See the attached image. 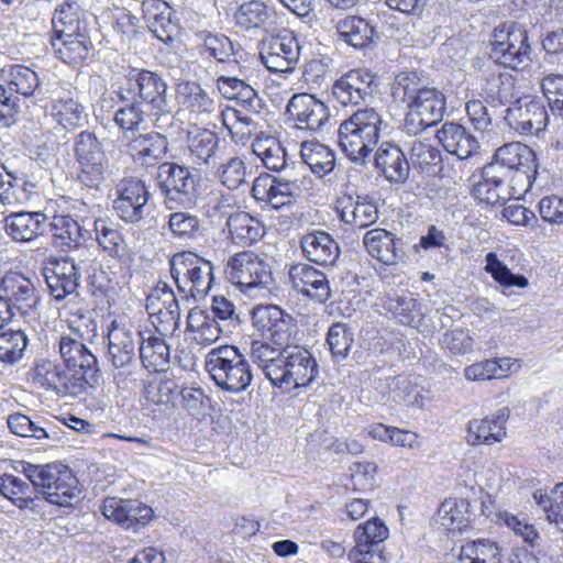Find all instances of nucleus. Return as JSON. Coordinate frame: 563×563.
I'll return each instance as SVG.
<instances>
[{"label":"nucleus","mask_w":563,"mask_h":563,"mask_svg":"<svg viewBox=\"0 0 563 563\" xmlns=\"http://www.w3.org/2000/svg\"><path fill=\"white\" fill-rule=\"evenodd\" d=\"M221 121L236 142L247 140L257 129V123L251 115L232 108H227L221 112Z\"/></svg>","instance_id":"052dcab7"},{"label":"nucleus","mask_w":563,"mask_h":563,"mask_svg":"<svg viewBox=\"0 0 563 563\" xmlns=\"http://www.w3.org/2000/svg\"><path fill=\"white\" fill-rule=\"evenodd\" d=\"M46 93L52 104V114L55 121L65 130L74 131L88 122L85 107L75 97L70 85L54 81L48 85Z\"/></svg>","instance_id":"a211bd4d"},{"label":"nucleus","mask_w":563,"mask_h":563,"mask_svg":"<svg viewBox=\"0 0 563 563\" xmlns=\"http://www.w3.org/2000/svg\"><path fill=\"white\" fill-rule=\"evenodd\" d=\"M363 244L368 254L386 265H394L402 258L405 252L400 239L382 228L367 231Z\"/></svg>","instance_id":"f704fd0d"},{"label":"nucleus","mask_w":563,"mask_h":563,"mask_svg":"<svg viewBox=\"0 0 563 563\" xmlns=\"http://www.w3.org/2000/svg\"><path fill=\"white\" fill-rule=\"evenodd\" d=\"M186 331L192 334V340L199 345H211L217 342L222 334L231 332L225 329V324L214 320L207 310L194 308L187 316Z\"/></svg>","instance_id":"4c0bfd02"},{"label":"nucleus","mask_w":563,"mask_h":563,"mask_svg":"<svg viewBox=\"0 0 563 563\" xmlns=\"http://www.w3.org/2000/svg\"><path fill=\"white\" fill-rule=\"evenodd\" d=\"M120 102L122 106L114 112V123L124 133L137 132L140 125L145 121V117L148 115V110L139 103L136 99Z\"/></svg>","instance_id":"680f3d73"},{"label":"nucleus","mask_w":563,"mask_h":563,"mask_svg":"<svg viewBox=\"0 0 563 563\" xmlns=\"http://www.w3.org/2000/svg\"><path fill=\"white\" fill-rule=\"evenodd\" d=\"M301 46L294 32L283 30L262 41L260 57L271 73H292L300 58Z\"/></svg>","instance_id":"f8f14e48"},{"label":"nucleus","mask_w":563,"mask_h":563,"mask_svg":"<svg viewBox=\"0 0 563 563\" xmlns=\"http://www.w3.org/2000/svg\"><path fill=\"white\" fill-rule=\"evenodd\" d=\"M37 277H29L19 272L7 273L0 284V299L5 302L8 316H14L13 309L21 314L34 310L40 301Z\"/></svg>","instance_id":"4468645a"},{"label":"nucleus","mask_w":563,"mask_h":563,"mask_svg":"<svg viewBox=\"0 0 563 563\" xmlns=\"http://www.w3.org/2000/svg\"><path fill=\"white\" fill-rule=\"evenodd\" d=\"M335 211L341 221L360 229L367 228L378 220V209L367 197L343 195L335 200Z\"/></svg>","instance_id":"7c9ffc66"},{"label":"nucleus","mask_w":563,"mask_h":563,"mask_svg":"<svg viewBox=\"0 0 563 563\" xmlns=\"http://www.w3.org/2000/svg\"><path fill=\"white\" fill-rule=\"evenodd\" d=\"M51 471V478L46 481L38 494L59 507H69L78 503L81 490L78 486V479L68 466L54 464Z\"/></svg>","instance_id":"a878e982"},{"label":"nucleus","mask_w":563,"mask_h":563,"mask_svg":"<svg viewBox=\"0 0 563 563\" xmlns=\"http://www.w3.org/2000/svg\"><path fill=\"white\" fill-rule=\"evenodd\" d=\"M505 120L522 134H538L547 129L549 114L541 100L525 97L506 109Z\"/></svg>","instance_id":"412c9836"},{"label":"nucleus","mask_w":563,"mask_h":563,"mask_svg":"<svg viewBox=\"0 0 563 563\" xmlns=\"http://www.w3.org/2000/svg\"><path fill=\"white\" fill-rule=\"evenodd\" d=\"M85 223V220H82ZM52 232L63 246L79 247L89 238V232L70 214H56L51 222Z\"/></svg>","instance_id":"de8ad7c7"},{"label":"nucleus","mask_w":563,"mask_h":563,"mask_svg":"<svg viewBox=\"0 0 563 563\" xmlns=\"http://www.w3.org/2000/svg\"><path fill=\"white\" fill-rule=\"evenodd\" d=\"M252 150L267 169L278 172L286 166V151L274 137L256 139Z\"/></svg>","instance_id":"bf43d9fd"},{"label":"nucleus","mask_w":563,"mask_h":563,"mask_svg":"<svg viewBox=\"0 0 563 563\" xmlns=\"http://www.w3.org/2000/svg\"><path fill=\"white\" fill-rule=\"evenodd\" d=\"M388 129L375 109H358L340 124L338 143L350 161L363 165Z\"/></svg>","instance_id":"f03ea898"},{"label":"nucleus","mask_w":563,"mask_h":563,"mask_svg":"<svg viewBox=\"0 0 563 563\" xmlns=\"http://www.w3.org/2000/svg\"><path fill=\"white\" fill-rule=\"evenodd\" d=\"M170 275L185 299L198 301L209 292L213 282V265L198 254L186 251L169 261Z\"/></svg>","instance_id":"0eeeda50"},{"label":"nucleus","mask_w":563,"mask_h":563,"mask_svg":"<svg viewBox=\"0 0 563 563\" xmlns=\"http://www.w3.org/2000/svg\"><path fill=\"white\" fill-rule=\"evenodd\" d=\"M119 101L136 99L139 103L148 110V115L154 118L157 129L166 132L178 125L168 110L167 82L155 71L132 67L124 76V84L118 91Z\"/></svg>","instance_id":"f257e3e1"},{"label":"nucleus","mask_w":563,"mask_h":563,"mask_svg":"<svg viewBox=\"0 0 563 563\" xmlns=\"http://www.w3.org/2000/svg\"><path fill=\"white\" fill-rule=\"evenodd\" d=\"M103 516L124 528L144 527L153 517V509L139 500L108 497L102 506Z\"/></svg>","instance_id":"cd10ccee"},{"label":"nucleus","mask_w":563,"mask_h":563,"mask_svg":"<svg viewBox=\"0 0 563 563\" xmlns=\"http://www.w3.org/2000/svg\"><path fill=\"white\" fill-rule=\"evenodd\" d=\"M219 181L229 190H238L246 184V166L239 156H232L217 168Z\"/></svg>","instance_id":"338daca9"},{"label":"nucleus","mask_w":563,"mask_h":563,"mask_svg":"<svg viewBox=\"0 0 563 563\" xmlns=\"http://www.w3.org/2000/svg\"><path fill=\"white\" fill-rule=\"evenodd\" d=\"M227 225L232 240L238 244H252L264 234V227L260 220L244 211L232 213Z\"/></svg>","instance_id":"8fccbe9b"},{"label":"nucleus","mask_w":563,"mask_h":563,"mask_svg":"<svg viewBox=\"0 0 563 563\" xmlns=\"http://www.w3.org/2000/svg\"><path fill=\"white\" fill-rule=\"evenodd\" d=\"M197 37L199 43L196 48L202 58H212L218 63H238L241 46L235 45L227 35L201 31Z\"/></svg>","instance_id":"58836bf2"},{"label":"nucleus","mask_w":563,"mask_h":563,"mask_svg":"<svg viewBox=\"0 0 563 563\" xmlns=\"http://www.w3.org/2000/svg\"><path fill=\"white\" fill-rule=\"evenodd\" d=\"M382 306L405 325L418 323L423 316L420 302L412 297H385Z\"/></svg>","instance_id":"6e6d98bb"},{"label":"nucleus","mask_w":563,"mask_h":563,"mask_svg":"<svg viewBox=\"0 0 563 563\" xmlns=\"http://www.w3.org/2000/svg\"><path fill=\"white\" fill-rule=\"evenodd\" d=\"M522 192L526 191L519 190L518 186L510 183L498 167H492L488 164L483 167L481 180L473 185L474 197L492 206L503 205Z\"/></svg>","instance_id":"b1692460"},{"label":"nucleus","mask_w":563,"mask_h":563,"mask_svg":"<svg viewBox=\"0 0 563 563\" xmlns=\"http://www.w3.org/2000/svg\"><path fill=\"white\" fill-rule=\"evenodd\" d=\"M533 498L545 512L548 520L561 528L563 523V483L555 485L550 494L536 492Z\"/></svg>","instance_id":"774afa93"},{"label":"nucleus","mask_w":563,"mask_h":563,"mask_svg":"<svg viewBox=\"0 0 563 563\" xmlns=\"http://www.w3.org/2000/svg\"><path fill=\"white\" fill-rule=\"evenodd\" d=\"M375 76L364 69H352L334 81L332 95L342 106H357L372 98Z\"/></svg>","instance_id":"bb28decb"},{"label":"nucleus","mask_w":563,"mask_h":563,"mask_svg":"<svg viewBox=\"0 0 563 563\" xmlns=\"http://www.w3.org/2000/svg\"><path fill=\"white\" fill-rule=\"evenodd\" d=\"M150 197L148 187L143 180L126 177L115 187L112 209L117 217L125 223L139 224L151 213Z\"/></svg>","instance_id":"9b49d317"},{"label":"nucleus","mask_w":563,"mask_h":563,"mask_svg":"<svg viewBox=\"0 0 563 563\" xmlns=\"http://www.w3.org/2000/svg\"><path fill=\"white\" fill-rule=\"evenodd\" d=\"M301 192V186L297 181L285 180L266 173L254 179L251 189L256 201L276 210L295 203Z\"/></svg>","instance_id":"aec40b11"},{"label":"nucleus","mask_w":563,"mask_h":563,"mask_svg":"<svg viewBox=\"0 0 563 563\" xmlns=\"http://www.w3.org/2000/svg\"><path fill=\"white\" fill-rule=\"evenodd\" d=\"M30 375L34 384L51 389L58 396L77 397L86 391L76 374H70L62 365L49 360L36 363Z\"/></svg>","instance_id":"4be33fe9"},{"label":"nucleus","mask_w":563,"mask_h":563,"mask_svg":"<svg viewBox=\"0 0 563 563\" xmlns=\"http://www.w3.org/2000/svg\"><path fill=\"white\" fill-rule=\"evenodd\" d=\"M93 230L98 244L113 258L123 262L128 257L126 243L121 232L107 219L93 221Z\"/></svg>","instance_id":"603ef678"},{"label":"nucleus","mask_w":563,"mask_h":563,"mask_svg":"<svg viewBox=\"0 0 563 563\" xmlns=\"http://www.w3.org/2000/svg\"><path fill=\"white\" fill-rule=\"evenodd\" d=\"M444 111V95L440 90L427 86L407 109L405 115L407 133L417 134L435 125L442 120Z\"/></svg>","instance_id":"f3484780"},{"label":"nucleus","mask_w":563,"mask_h":563,"mask_svg":"<svg viewBox=\"0 0 563 563\" xmlns=\"http://www.w3.org/2000/svg\"><path fill=\"white\" fill-rule=\"evenodd\" d=\"M533 49L526 26L518 22H505L494 30L490 58L498 65L516 71L531 66Z\"/></svg>","instance_id":"423d86ee"},{"label":"nucleus","mask_w":563,"mask_h":563,"mask_svg":"<svg viewBox=\"0 0 563 563\" xmlns=\"http://www.w3.org/2000/svg\"><path fill=\"white\" fill-rule=\"evenodd\" d=\"M300 247L306 258L322 266H333L341 253L333 236L321 230L305 234L300 240Z\"/></svg>","instance_id":"72a5a7b5"},{"label":"nucleus","mask_w":563,"mask_h":563,"mask_svg":"<svg viewBox=\"0 0 563 563\" xmlns=\"http://www.w3.org/2000/svg\"><path fill=\"white\" fill-rule=\"evenodd\" d=\"M49 43L54 55L58 59L74 66L82 64L89 57L92 48L88 31L71 34L69 37L51 35Z\"/></svg>","instance_id":"c9c22d12"},{"label":"nucleus","mask_w":563,"mask_h":563,"mask_svg":"<svg viewBox=\"0 0 563 563\" xmlns=\"http://www.w3.org/2000/svg\"><path fill=\"white\" fill-rule=\"evenodd\" d=\"M126 146L135 162L143 166H155L167 154L168 141L161 132H148L133 135Z\"/></svg>","instance_id":"473e14b6"},{"label":"nucleus","mask_w":563,"mask_h":563,"mask_svg":"<svg viewBox=\"0 0 563 563\" xmlns=\"http://www.w3.org/2000/svg\"><path fill=\"white\" fill-rule=\"evenodd\" d=\"M46 216L42 212H15L4 218V229L14 241L30 242L43 233Z\"/></svg>","instance_id":"a19ab883"},{"label":"nucleus","mask_w":563,"mask_h":563,"mask_svg":"<svg viewBox=\"0 0 563 563\" xmlns=\"http://www.w3.org/2000/svg\"><path fill=\"white\" fill-rule=\"evenodd\" d=\"M58 349L66 369L80 378L78 380H81L85 390L97 383L99 374L97 356L81 341L62 335Z\"/></svg>","instance_id":"6ab92c4d"},{"label":"nucleus","mask_w":563,"mask_h":563,"mask_svg":"<svg viewBox=\"0 0 563 563\" xmlns=\"http://www.w3.org/2000/svg\"><path fill=\"white\" fill-rule=\"evenodd\" d=\"M157 186L168 209H190L198 202L200 173L188 166L164 162L158 165Z\"/></svg>","instance_id":"20e7f679"},{"label":"nucleus","mask_w":563,"mask_h":563,"mask_svg":"<svg viewBox=\"0 0 563 563\" xmlns=\"http://www.w3.org/2000/svg\"><path fill=\"white\" fill-rule=\"evenodd\" d=\"M485 272L504 288L517 287L527 288L529 280L521 274H514L507 265L501 262L495 252H489L485 256Z\"/></svg>","instance_id":"13d9d810"},{"label":"nucleus","mask_w":563,"mask_h":563,"mask_svg":"<svg viewBox=\"0 0 563 563\" xmlns=\"http://www.w3.org/2000/svg\"><path fill=\"white\" fill-rule=\"evenodd\" d=\"M488 165L498 167L510 183L525 191L532 186L538 167L533 150L520 142H511L498 147Z\"/></svg>","instance_id":"9d476101"},{"label":"nucleus","mask_w":563,"mask_h":563,"mask_svg":"<svg viewBox=\"0 0 563 563\" xmlns=\"http://www.w3.org/2000/svg\"><path fill=\"white\" fill-rule=\"evenodd\" d=\"M167 225L173 236L180 240H195L200 235V219L186 211L170 213Z\"/></svg>","instance_id":"0e129e2a"},{"label":"nucleus","mask_w":563,"mask_h":563,"mask_svg":"<svg viewBox=\"0 0 563 563\" xmlns=\"http://www.w3.org/2000/svg\"><path fill=\"white\" fill-rule=\"evenodd\" d=\"M288 275L294 289L303 296L320 302L330 298L331 290L325 274L311 265L297 263L290 267Z\"/></svg>","instance_id":"c85d7f7f"},{"label":"nucleus","mask_w":563,"mask_h":563,"mask_svg":"<svg viewBox=\"0 0 563 563\" xmlns=\"http://www.w3.org/2000/svg\"><path fill=\"white\" fill-rule=\"evenodd\" d=\"M457 563H503L500 549L489 539L467 541L460 548Z\"/></svg>","instance_id":"864d4df0"},{"label":"nucleus","mask_w":563,"mask_h":563,"mask_svg":"<svg viewBox=\"0 0 563 563\" xmlns=\"http://www.w3.org/2000/svg\"><path fill=\"white\" fill-rule=\"evenodd\" d=\"M87 260L88 256L85 260L63 257L48 261L43 268V276L54 300L63 301L77 291L80 272L84 271Z\"/></svg>","instance_id":"2eb2a0df"},{"label":"nucleus","mask_w":563,"mask_h":563,"mask_svg":"<svg viewBox=\"0 0 563 563\" xmlns=\"http://www.w3.org/2000/svg\"><path fill=\"white\" fill-rule=\"evenodd\" d=\"M227 279L247 296H257L273 282V273L266 260L252 252L244 251L232 255L227 263Z\"/></svg>","instance_id":"1a4fd4ad"},{"label":"nucleus","mask_w":563,"mask_h":563,"mask_svg":"<svg viewBox=\"0 0 563 563\" xmlns=\"http://www.w3.org/2000/svg\"><path fill=\"white\" fill-rule=\"evenodd\" d=\"M8 87L11 92L22 95L24 97L40 96L46 98V89L52 82H42L38 75L31 68L14 64L11 65L7 70Z\"/></svg>","instance_id":"37998d69"},{"label":"nucleus","mask_w":563,"mask_h":563,"mask_svg":"<svg viewBox=\"0 0 563 563\" xmlns=\"http://www.w3.org/2000/svg\"><path fill=\"white\" fill-rule=\"evenodd\" d=\"M272 385L287 390L306 388L319 376V365L311 352L292 344L279 350V358L269 368Z\"/></svg>","instance_id":"39448f33"},{"label":"nucleus","mask_w":563,"mask_h":563,"mask_svg":"<svg viewBox=\"0 0 563 563\" xmlns=\"http://www.w3.org/2000/svg\"><path fill=\"white\" fill-rule=\"evenodd\" d=\"M176 100L195 113H211L216 109L214 99L196 81L185 80L177 84Z\"/></svg>","instance_id":"a18cd8bd"},{"label":"nucleus","mask_w":563,"mask_h":563,"mask_svg":"<svg viewBox=\"0 0 563 563\" xmlns=\"http://www.w3.org/2000/svg\"><path fill=\"white\" fill-rule=\"evenodd\" d=\"M286 113L301 130L320 131L328 123V107L309 93L294 95L286 107Z\"/></svg>","instance_id":"393cba45"},{"label":"nucleus","mask_w":563,"mask_h":563,"mask_svg":"<svg viewBox=\"0 0 563 563\" xmlns=\"http://www.w3.org/2000/svg\"><path fill=\"white\" fill-rule=\"evenodd\" d=\"M8 428L20 437H31L36 440L57 439V431L52 423L46 427L40 426L37 421L22 413H12L8 417Z\"/></svg>","instance_id":"4d7b16f0"},{"label":"nucleus","mask_w":563,"mask_h":563,"mask_svg":"<svg viewBox=\"0 0 563 563\" xmlns=\"http://www.w3.org/2000/svg\"><path fill=\"white\" fill-rule=\"evenodd\" d=\"M387 537L388 528L378 518L360 525L354 531L355 547L349 552V560L355 563H385L383 542Z\"/></svg>","instance_id":"dca6fc26"},{"label":"nucleus","mask_w":563,"mask_h":563,"mask_svg":"<svg viewBox=\"0 0 563 563\" xmlns=\"http://www.w3.org/2000/svg\"><path fill=\"white\" fill-rule=\"evenodd\" d=\"M426 87L427 85L417 71H400L394 77L390 85V96L395 103L404 104L408 109Z\"/></svg>","instance_id":"3c124183"},{"label":"nucleus","mask_w":563,"mask_h":563,"mask_svg":"<svg viewBox=\"0 0 563 563\" xmlns=\"http://www.w3.org/2000/svg\"><path fill=\"white\" fill-rule=\"evenodd\" d=\"M84 12L76 2H64L55 11L52 24V35H65L88 31L86 22L81 19Z\"/></svg>","instance_id":"49530a36"},{"label":"nucleus","mask_w":563,"mask_h":563,"mask_svg":"<svg viewBox=\"0 0 563 563\" xmlns=\"http://www.w3.org/2000/svg\"><path fill=\"white\" fill-rule=\"evenodd\" d=\"M302 162L319 177L330 174L335 166L334 152L319 142H302L300 147Z\"/></svg>","instance_id":"09e8293b"},{"label":"nucleus","mask_w":563,"mask_h":563,"mask_svg":"<svg viewBox=\"0 0 563 563\" xmlns=\"http://www.w3.org/2000/svg\"><path fill=\"white\" fill-rule=\"evenodd\" d=\"M167 336L150 333L140 336L139 358L148 372H165L170 363V349L166 343Z\"/></svg>","instance_id":"ea45409f"},{"label":"nucleus","mask_w":563,"mask_h":563,"mask_svg":"<svg viewBox=\"0 0 563 563\" xmlns=\"http://www.w3.org/2000/svg\"><path fill=\"white\" fill-rule=\"evenodd\" d=\"M206 368L219 388L232 394L246 390L253 379L249 361L233 345L212 349L207 354Z\"/></svg>","instance_id":"7ed1b4c3"},{"label":"nucleus","mask_w":563,"mask_h":563,"mask_svg":"<svg viewBox=\"0 0 563 563\" xmlns=\"http://www.w3.org/2000/svg\"><path fill=\"white\" fill-rule=\"evenodd\" d=\"M141 332L119 327L114 322L108 331V356L114 368L132 373L137 367Z\"/></svg>","instance_id":"5701e85b"},{"label":"nucleus","mask_w":563,"mask_h":563,"mask_svg":"<svg viewBox=\"0 0 563 563\" xmlns=\"http://www.w3.org/2000/svg\"><path fill=\"white\" fill-rule=\"evenodd\" d=\"M253 324L261 335L279 350L290 346L296 340L295 319L277 306H260L253 311Z\"/></svg>","instance_id":"ddd939ff"},{"label":"nucleus","mask_w":563,"mask_h":563,"mask_svg":"<svg viewBox=\"0 0 563 563\" xmlns=\"http://www.w3.org/2000/svg\"><path fill=\"white\" fill-rule=\"evenodd\" d=\"M0 494L20 509H33L37 497L27 482L11 474L0 476Z\"/></svg>","instance_id":"5fc2aeb1"},{"label":"nucleus","mask_w":563,"mask_h":563,"mask_svg":"<svg viewBox=\"0 0 563 563\" xmlns=\"http://www.w3.org/2000/svg\"><path fill=\"white\" fill-rule=\"evenodd\" d=\"M73 154L79 166L78 181L90 189H99L109 169V159L99 136L87 130L79 132L73 140Z\"/></svg>","instance_id":"6e6552de"},{"label":"nucleus","mask_w":563,"mask_h":563,"mask_svg":"<svg viewBox=\"0 0 563 563\" xmlns=\"http://www.w3.org/2000/svg\"><path fill=\"white\" fill-rule=\"evenodd\" d=\"M269 16L265 3L257 0L242 3L234 14L236 24L244 30L263 26Z\"/></svg>","instance_id":"69168bd1"},{"label":"nucleus","mask_w":563,"mask_h":563,"mask_svg":"<svg viewBox=\"0 0 563 563\" xmlns=\"http://www.w3.org/2000/svg\"><path fill=\"white\" fill-rule=\"evenodd\" d=\"M437 139L442 146L460 159H466L477 152L479 143L466 129L454 122H445L437 131Z\"/></svg>","instance_id":"e433bc0d"},{"label":"nucleus","mask_w":563,"mask_h":563,"mask_svg":"<svg viewBox=\"0 0 563 563\" xmlns=\"http://www.w3.org/2000/svg\"><path fill=\"white\" fill-rule=\"evenodd\" d=\"M376 168L389 183L404 184L410 173L409 162L401 148L391 142H382L374 156Z\"/></svg>","instance_id":"2f4dec72"},{"label":"nucleus","mask_w":563,"mask_h":563,"mask_svg":"<svg viewBox=\"0 0 563 563\" xmlns=\"http://www.w3.org/2000/svg\"><path fill=\"white\" fill-rule=\"evenodd\" d=\"M336 31L342 41L357 49L366 48L379 38L375 26L361 16L339 20Z\"/></svg>","instance_id":"79ce46f5"},{"label":"nucleus","mask_w":563,"mask_h":563,"mask_svg":"<svg viewBox=\"0 0 563 563\" xmlns=\"http://www.w3.org/2000/svg\"><path fill=\"white\" fill-rule=\"evenodd\" d=\"M354 342V333L345 323H333L327 334V343L334 361L345 360Z\"/></svg>","instance_id":"e2e57ef3"},{"label":"nucleus","mask_w":563,"mask_h":563,"mask_svg":"<svg viewBox=\"0 0 563 563\" xmlns=\"http://www.w3.org/2000/svg\"><path fill=\"white\" fill-rule=\"evenodd\" d=\"M484 81L483 92L486 101L493 107L505 106L517 99L516 79L511 74L487 69Z\"/></svg>","instance_id":"c03bdc74"},{"label":"nucleus","mask_w":563,"mask_h":563,"mask_svg":"<svg viewBox=\"0 0 563 563\" xmlns=\"http://www.w3.org/2000/svg\"><path fill=\"white\" fill-rule=\"evenodd\" d=\"M509 409L500 408L494 415L468 422L466 441L471 445H492L506 437Z\"/></svg>","instance_id":"c756f323"}]
</instances>
